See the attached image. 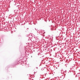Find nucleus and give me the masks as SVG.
Masks as SVG:
<instances>
[{
  "label": "nucleus",
  "instance_id": "f257e3e1",
  "mask_svg": "<svg viewBox=\"0 0 80 80\" xmlns=\"http://www.w3.org/2000/svg\"><path fill=\"white\" fill-rule=\"evenodd\" d=\"M27 30H28V28L27 29Z\"/></svg>",
  "mask_w": 80,
  "mask_h": 80
}]
</instances>
